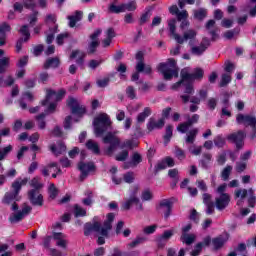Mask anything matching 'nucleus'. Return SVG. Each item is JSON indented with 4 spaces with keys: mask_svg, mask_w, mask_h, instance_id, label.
Returning a JSON list of instances; mask_svg holds the SVG:
<instances>
[{
    "mask_svg": "<svg viewBox=\"0 0 256 256\" xmlns=\"http://www.w3.org/2000/svg\"><path fill=\"white\" fill-rule=\"evenodd\" d=\"M113 221H115V214L109 213L103 226H101L99 222H95L94 224H86L84 235L89 236L91 235V231H95V233H99V235H101L98 237L97 243L99 245H105V237H109V231L113 229Z\"/></svg>",
    "mask_w": 256,
    "mask_h": 256,
    "instance_id": "nucleus-1",
    "label": "nucleus"
},
{
    "mask_svg": "<svg viewBox=\"0 0 256 256\" xmlns=\"http://www.w3.org/2000/svg\"><path fill=\"white\" fill-rule=\"evenodd\" d=\"M103 143L109 145L106 148L107 155H113L115 151H117V147H119V145L120 149H135V147L138 145L137 141L133 139L126 140L121 144V139L117 137V132H108L103 137Z\"/></svg>",
    "mask_w": 256,
    "mask_h": 256,
    "instance_id": "nucleus-2",
    "label": "nucleus"
},
{
    "mask_svg": "<svg viewBox=\"0 0 256 256\" xmlns=\"http://www.w3.org/2000/svg\"><path fill=\"white\" fill-rule=\"evenodd\" d=\"M29 179L27 178H18L12 183L13 192H7L3 198V203L5 205H9L13 203V201H19V192L21 191V187L27 185Z\"/></svg>",
    "mask_w": 256,
    "mask_h": 256,
    "instance_id": "nucleus-3",
    "label": "nucleus"
},
{
    "mask_svg": "<svg viewBox=\"0 0 256 256\" xmlns=\"http://www.w3.org/2000/svg\"><path fill=\"white\" fill-rule=\"evenodd\" d=\"M158 71L162 73L166 81H171L173 77H179V70L177 69V62L175 59H168L167 63H160Z\"/></svg>",
    "mask_w": 256,
    "mask_h": 256,
    "instance_id": "nucleus-4",
    "label": "nucleus"
},
{
    "mask_svg": "<svg viewBox=\"0 0 256 256\" xmlns=\"http://www.w3.org/2000/svg\"><path fill=\"white\" fill-rule=\"evenodd\" d=\"M113 122H111V118L107 113H101L94 119V133L96 137H101L105 131L111 127Z\"/></svg>",
    "mask_w": 256,
    "mask_h": 256,
    "instance_id": "nucleus-5",
    "label": "nucleus"
},
{
    "mask_svg": "<svg viewBox=\"0 0 256 256\" xmlns=\"http://www.w3.org/2000/svg\"><path fill=\"white\" fill-rule=\"evenodd\" d=\"M227 191V184H221L217 189V197L215 199L216 208L218 211H223V209L227 208L231 201V196L229 194L225 193Z\"/></svg>",
    "mask_w": 256,
    "mask_h": 256,
    "instance_id": "nucleus-6",
    "label": "nucleus"
},
{
    "mask_svg": "<svg viewBox=\"0 0 256 256\" xmlns=\"http://www.w3.org/2000/svg\"><path fill=\"white\" fill-rule=\"evenodd\" d=\"M236 123L238 125H244V127H251L254 129L253 134L251 135L252 139L256 137V117L251 114H237L236 115Z\"/></svg>",
    "mask_w": 256,
    "mask_h": 256,
    "instance_id": "nucleus-7",
    "label": "nucleus"
},
{
    "mask_svg": "<svg viewBox=\"0 0 256 256\" xmlns=\"http://www.w3.org/2000/svg\"><path fill=\"white\" fill-rule=\"evenodd\" d=\"M56 21L57 18H55V15L49 14L46 16L47 25H52V27H50L49 30L46 32V43L48 44L53 43V39H55V33H57V24H55Z\"/></svg>",
    "mask_w": 256,
    "mask_h": 256,
    "instance_id": "nucleus-8",
    "label": "nucleus"
},
{
    "mask_svg": "<svg viewBox=\"0 0 256 256\" xmlns=\"http://www.w3.org/2000/svg\"><path fill=\"white\" fill-rule=\"evenodd\" d=\"M67 105L68 107H70L72 115H78V117H83V115L87 113L85 106L81 105L79 101L73 97H70L68 99Z\"/></svg>",
    "mask_w": 256,
    "mask_h": 256,
    "instance_id": "nucleus-9",
    "label": "nucleus"
},
{
    "mask_svg": "<svg viewBox=\"0 0 256 256\" xmlns=\"http://www.w3.org/2000/svg\"><path fill=\"white\" fill-rule=\"evenodd\" d=\"M203 69L196 68L193 73H189L188 68H184L181 71V77L183 78V81H195L196 79H203Z\"/></svg>",
    "mask_w": 256,
    "mask_h": 256,
    "instance_id": "nucleus-10",
    "label": "nucleus"
},
{
    "mask_svg": "<svg viewBox=\"0 0 256 256\" xmlns=\"http://www.w3.org/2000/svg\"><path fill=\"white\" fill-rule=\"evenodd\" d=\"M65 97V90H60L56 92L54 90H47L46 99L41 102L42 106L45 107L47 103H57V101H61Z\"/></svg>",
    "mask_w": 256,
    "mask_h": 256,
    "instance_id": "nucleus-11",
    "label": "nucleus"
},
{
    "mask_svg": "<svg viewBox=\"0 0 256 256\" xmlns=\"http://www.w3.org/2000/svg\"><path fill=\"white\" fill-rule=\"evenodd\" d=\"M29 213H31V206L23 204L22 210L10 215L9 221L10 223H19V221H23V219H25Z\"/></svg>",
    "mask_w": 256,
    "mask_h": 256,
    "instance_id": "nucleus-12",
    "label": "nucleus"
},
{
    "mask_svg": "<svg viewBox=\"0 0 256 256\" xmlns=\"http://www.w3.org/2000/svg\"><path fill=\"white\" fill-rule=\"evenodd\" d=\"M102 30L97 29L90 35V42L88 43V53L89 55H93L95 51H97V47H99V35H101Z\"/></svg>",
    "mask_w": 256,
    "mask_h": 256,
    "instance_id": "nucleus-13",
    "label": "nucleus"
},
{
    "mask_svg": "<svg viewBox=\"0 0 256 256\" xmlns=\"http://www.w3.org/2000/svg\"><path fill=\"white\" fill-rule=\"evenodd\" d=\"M195 37H197V31L194 29H188L183 32V37H181V35L176 36V42L179 45H183L185 41H189V45H193V41H195Z\"/></svg>",
    "mask_w": 256,
    "mask_h": 256,
    "instance_id": "nucleus-14",
    "label": "nucleus"
},
{
    "mask_svg": "<svg viewBox=\"0 0 256 256\" xmlns=\"http://www.w3.org/2000/svg\"><path fill=\"white\" fill-rule=\"evenodd\" d=\"M227 139L228 141H231V143H235L237 149H243L245 133L240 130L236 133L229 134Z\"/></svg>",
    "mask_w": 256,
    "mask_h": 256,
    "instance_id": "nucleus-15",
    "label": "nucleus"
},
{
    "mask_svg": "<svg viewBox=\"0 0 256 256\" xmlns=\"http://www.w3.org/2000/svg\"><path fill=\"white\" fill-rule=\"evenodd\" d=\"M199 117V114L192 115V117L189 118L186 122H183L177 126V131H179V133H187L192 125L199 123Z\"/></svg>",
    "mask_w": 256,
    "mask_h": 256,
    "instance_id": "nucleus-16",
    "label": "nucleus"
},
{
    "mask_svg": "<svg viewBox=\"0 0 256 256\" xmlns=\"http://www.w3.org/2000/svg\"><path fill=\"white\" fill-rule=\"evenodd\" d=\"M78 169L81 172L80 180L84 181L91 171H95V164H93V162H80L78 164Z\"/></svg>",
    "mask_w": 256,
    "mask_h": 256,
    "instance_id": "nucleus-17",
    "label": "nucleus"
},
{
    "mask_svg": "<svg viewBox=\"0 0 256 256\" xmlns=\"http://www.w3.org/2000/svg\"><path fill=\"white\" fill-rule=\"evenodd\" d=\"M210 45L211 41L208 38H203L199 46H193L191 48V53L192 55H197L199 57L207 51Z\"/></svg>",
    "mask_w": 256,
    "mask_h": 256,
    "instance_id": "nucleus-18",
    "label": "nucleus"
},
{
    "mask_svg": "<svg viewBox=\"0 0 256 256\" xmlns=\"http://www.w3.org/2000/svg\"><path fill=\"white\" fill-rule=\"evenodd\" d=\"M135 193H137V188L135 189L131 197L123 204V209H125L126 211H129L132 205H136V209H138L139 211H143V204L139 203V199L137 198Z\"/></svg>",
    "mask_w": 256,
    "mask_h": 256,
    "instance_id": "nucleus-19",
    "label": "nucleus"
},
{
    "mask_svg": "<svg viewBox=\"0 0 256 256\" xmlns=\"http://www.w3.org/2000/svg\"><path fill=\"white\" fill-rule=\"evenodd\" d=\"M136 60L138 61L136 64V71H138V73H146L149 75L152 69L149 65H145V63H143V52H138L136 54Z\"/></svg>",
    "mask_w": 256,
    "mask_h": 256,
    "instance_id": "nucleus-20",
    "label": "nucleus"
},
{
    "mask_svg": "<svg viewBox=\"0 0 256 256\" xmlns=\"http://www.w3.org/2000/svg\"><path fill=\"white\" fill-rule=\"evenodd\" d=\"M28 197L32 205H37L38 207H43V195L39 193V190H30L28 192Z\"/></svg>",
    "mask_w": 256,
    "mask_h": 256,
    "instance_id": "nucleus-21",
    "label": "nucleus"
},
{
    "mask_svg": "<svg viewBox=\"0 0 256 256\" xmlns=\"http://www.w3.org/2000/svg\"><path fill=\"white\" fill-rule=\"evenodd\" d=\"M165 127V118L155 120V118H150L147 123V129L149 132L155 131V129H163Z\"/></svg>",
    "mask_w": 256,
    "mask_h": 256,
    "instance_id": "nucleus-22",
    "label": "nucleus"
},
{
    "mask_svg": "<svg viewBox=\"0 0 256 256\" xmlns=\"http://www.w3.org/2000/svg\"><path fill=\"white\" fill-rule=\"evenodd\" d=\"M67 236L61 232H54L53 239L56 242V246L60 247L61 249H67Z\"/></svg>",
    "mask_w": 256,
    "mask_h": 256,
    "instance_id": "nucleus-23",
    "label": "nucleus"
},
{
    "mask_svg": "<svg viewBox=\"0 0 256 256\" xmlns=\"http://www.w3.org/2000/svg\"><path fill=\"white\" fill-rule=\"evenodd\" d=\"M227 241H229V234H222L212 239V245L217 251L221 249V247H223V245H225Z\"/></svg>",
    "mask_w": 256,
    "mask_h": 256,
    "instance_id": "nucleus-24",
    "label": "nucleus"
},
{
    "mask_svg": "<svg viewBox=\"0 0 256 256\" xmlns=\"http://www.w3.org/2000/svg\"><path fill=\"white\" fill-rule=\"evenodd\" d=\"M7 33H11V26L7 23H3L0 26V47L5 45V41L7 40Z\"/></svg>",
    "mask_w": 256,
    "mask_h": 256,
    "instance_id": "nucleus-25",
    "label": "nucleus"
},
{
    "mask_svg": "<svg viewBox=\"0 0 256 256\" xmlns=\"http://www.w3.org/2000/svg\"><path fill=\"white\" fill-rule=\"evenodd\" d=\"M50 151L56 155H62V153H65L67 151V146H65V144L63 142H57V144H52L50 146Z\"/></svg>",
    "mask_w": 256,
    "mask_h": 256,
    "instance_id": "nucleus-26",
    "label": "nucleus"
},
{
    "mask_svg": "<svg viewBox=\"0 0 256 256\" xmlns=\"http://www.w3.org/2000/svg\"><path fill=\"white\" fill-rule=\"evenodd\" d=\"M245 197H249V191L247 189H237L234 192V199H239L237 201V205H242L243 204V199Z\"/></svg>",
    "mask_w": 256,
    "mask_h": 256,
    "instance_id": "nucleus-27",
    "label": "nucleus"
},
{
    "mask_svg": "<svg viewBox=\"0 0 256 256\" xmlns=\"http://www.w3.org/2000/svg\"><path fill=\"white\" fill-rule=\"evenodd\" d=\"M81 19H83L82 11H76L74 14L68 16L69 27H75V25H77Z\"/></svg>",
    "mask_w": 256,
    "mask_h": 256,
    "instance_id": "nucleus-28",
    "label": "nucleus"
},
{
    "mask_svg": "<svg viewBox=\"0 0 256 256\" xmlns=\"http://www.w3.org/2000/svg\"><path fill=\"white\" fill-rule=\"evenodd\" d=\"M54 167V172L61 173V169L57 166V163L53 162L48 164L47 166L42 167L41 173L44 177H49L51 173V168Z\"/></svg>",
    "mask_w": 256,
    "mask_h": 256,
    "instance_id": "nucleus-29",
    "label": "nucleus"
},
{
    "mask_svg": "<svg viewBox=\"0 0 256 256\" xmlns=\"http://www.w3.org/2000/svg\"><path fill=\"white\" fill-rule=\"evenodd\" d=\"M106 38L102 41L103 47H109L111 45V41L115 37V29L108 28L105 32Z\"/></svg>",
    "mask_w": 256,
    "mask_h": 256,
    "instance_id": "nucleus-30",
    "label": "nucleus"
},
{
    "mask_svg": "<svg viewBox=\"0 0 256 256\" xmlns=\"http://www.w3.org/2000/svg\"><path fill=\"white\" fill-rule=\"evenodd\" d=\"M206 29L212 36V41L217 39V27H215V20H209L206 23Z\"/></svg>",
    "mask_w": 256,
    "mask_h": 256,
    "instance_id": "nucleus-31",
    "label": "nucleus"
},
{
    "mask_svg": "<svg viewBox=\"0 0 256 256\" xmlns=\"http://www.w3.org/2000/svg\"><path fill=\"white\" fill-rule=\"evenodd\" d=\"M85 57H86L85 52L80 50L73 51L72 54L70 55V59H76V63H78V65H83V59Z\"/></svg>",
    "mask_w": 256,
    "mask_h": 256,
    "instance_id": "nucleus-32",
    "label": "nucleus"
},
{
    "mask_svg": "<svg viewBox=\"0 0 256 256\" xmlns=\"http://www.w3.org/2000/svg\"><path fill=\"white\" fill-rule=\"evenodd\" d=\"M161 209L164 210V217L167 219L171 215V201L165 199L160 202Z\"/></svg>",
    "mask_w": 256,
    "mask_h": 256,
    "instance_id": "nucleus-33",
    "label": "nucleus"
},
{
    "mask_svg": "<svg viewBox=\"0 0 256 256\" xmlns=\"http://www.w3.org/2000/svg\"><path fill=\"white\" fill-rule=\"evenodd\" d=\"M199 133V129L194 128L192 130H190L187 134H186V143L189 145H192V143H195V139L197 138V134Z\"/></svg>",
    "mask_w": 256,
    "mask_h": 256,
    "instance_id": "nucleus-34",
    "label": "nucleus"
},
{
    "mask_svg": "<svg viewBox=\"0 0 256 256\" xmlns=\"http://www.w3.org/2000/svg\"><path fill=\"white\" fill-rule=\"evenodd\" d=\"M152 111L149 107L144 108L143 112L137 116V123H145V119L151 115Z\"/></svg>",
    "mask_w": 256,
    "mask_h": 256,
    "instance_id": "nucleus-35",
    "label": "nucleus"
},
{
    "mask_svg": "<svg viewBox=\"0 0 256 256\" xmlns=\"http://www.w3.org/2000/svg\"><path fill=\"white\" fill-rule=\"evenodd\" d=\"M195 239H197L195 234H185L180 237V241L186 245H192V243H195Z\"/></svg>",
    "mask_w": 256,
    "mask_h": 256,
    "instance_id": "nucleus-36",
    "label": "nucleus"
},
{
    "mask_svg": "<svg viewBox=\"0 0 256 256\" xmlns=\"http://www.w3.org/2000/svg\"><path fill=\"white\" fill-rule=\"evenodd\" d=\"M56 67H59V58H49L44 63V69H55Z\"/></svg>",
    "mask_w": 256,
    "mask_h": 256,
    "instance_id": "nucleus-37",
    "label": "nucleus"
},
{
    "mask_svg": "<svg viewBox=\"0 0 256 256\" xmlns=\"http://www.w3.org/2000/svg\"><path fill=\"white\" fill-rule=\"evenodd\" d=\"M87 149L89 151H92V153H95V155H99L100 150H99V144L93 140H88L86 143Z\"/></svg>",
    "mask_w": 256,
    "mask_h": 256,
    "instance_id": "nucleus-38",
    "label": "nucleus"
},
{
    "mask_svg": "<svg viewBox=\"0 0 256 256\" xmlns=\"http://www.w3.org/2000/svg\"><path fill=\"white\" fill-rule=\"evenodd\" d=\"M176 25H177V20L175 19H172L168 22L170 35L173 37V39H175V41H177V36H179V34L175 32L177 29Z\"/></svg>",
    "mask_w": 256,
    "mask_h": 256,
    "instance_id": "nucleus-39",
    "label": "nucleus"
},
{
    "mask_svg": "<svg viewBox=\"0 0 256 256\" xmlns=\"http://www.w3.org/2000/svg\"><path fill=\"white\" fill-rule=\"evenodd\" d=\"M108 11L110 13H116V14L125 13V6L124 4H120L118 6L115 4H111L108 8Z\"/></svg>",
    "mask_w": 256,
    "mask_h": 256,
    "instance_id": "nucleus-40",
    "label": "nucleus"
},
{
    "mask_svg": "<svg viewBox=\"0 0 256 256\" xmlns=\"http://www.w3.org/2000/svg\"><path fill=\"white\" fill-rule=\"evenodd\" d=\"M194 17L199 21H203L207 17V10L204 8H200L198 10H194Z\"/></svg>",
    "mask_w": 256,
    "mask_h": 256,
    "instance_id": "nucleus-41",
    "label": "nucleus"
},
{
    "mask_svg": "<svg viewBox=\"0 0 256 256\" xmlns=\"http://www.w3.org/2000/svg\"><path fill=\"white\" fill-rule=\"evenodd\" d=\"M13 151V146L8 145L2 149H0V161H3L7 158V155Z\"/></svg>",
    "mask_w": 256,
    "mask_h": 256,
    "instance_id": "nucleus-42",
    "label": "nucleus"
},
{
    "mask_svg": "<svg viewBox=\"0 0 256 256\" xmlns=\"http://www.w3.org/2000/svg\"><path fill=\"white\" fill-rule=\"evenodd\" d=\"M233 171V166L227 165L221 172V177L223 181H228L229 176L231 175V172Z\"/></svg>",
    "mask_w": 256,
    "mask_h": 256,
    "instance_id": "nucleus-43",
    "label": "nucleus"
},
{
    "mask_svg": "<svg viewBox=\"0 0 256 256\" xmlns=\"http://www.w3.org/2000/svg\"><path fill=\"white\" fill-rule=\"evenodd\" d=\"M45 117H47V113H41L35 117L36 121L38 122L39 129H45L46 123H45Z\"/></svg>",
    "mask_w": 256,
    "mask_h": 256,
    "instance_id": "nucleus-44",
    "label": "nucleus"
},
{
    "mask_svg": "<svg viewBox=\"0 0 256 256\" xmlns=\"http://www.w3.org/2000/svg\"><path fill=\"white\" fill-rule=\"evenodd\" d=\"M149 19H151V8H146L145 13L140 17V25H145Z\"/></svg>",
    "mask_w": 256,
    "mask_h": 256,
    "instance_id": "nucleus-45",
    "label": "nucleus"
},
{
    "mask_svg": "<svg viewBox=\"0 0 256 256\" xmlns=\"http://www.w3.org/2000/svg\"><path fill=\"white\" fill-rule=\"evenodd\" d=\"M171 137H173V126L169 125L166 127V134L164 135L165 145H167L169 141H171Z\"/></svg>",
    "mask_w": 256,
    "mask_h": 256,
    "instance_id": "nucleus-46",
    "label": "nucleus"
},
{
    "mask_svg": "<svg viewBox=\"0 0 256 256\" xmlns=\"http://www.w3.org/2000/svg\"><path fill=\"white\" fill-rule=\"evenodd\" d=\"M248 205L249 207H255L256 205V197H255V194L253 193V189H249L248 190Z\"/></svg>",
    "mask_w": 256,
    "mask_h": 256,
    "instance_id": "nucleus-47",
    "label": "nucleus"
},
{
    "mask_svg": "<svg viewBox=\"0 0 256 256\" xmlns=\"http://www.w3.org/2000/svg\"><path fill=\"white\" fill-rule=\"evenodd\" d=\"M9 67V57L0 59V73H5Z\"/></svg>",
    "mask_w": 256,
    "mask_h": 256,
    "instance_id": "nucleus-48",
    "label": "nucleus"
},
{
    "mask_svg": "<svg viewBox=\"0 0 256 256\" xmlns=\"http://www.w3.org/2000/svg\"><path fill=\"white\" fill-rule=\"evenodd\" d=\"M123 4H124V12L137 10V2L135 0H132L128 3H123Z\"/></svg>",
    "mask_w": 256,
    "mask_h": 256,
    "instance_id": "nucleus-49",
    "label": "nucleus"
},
{
    "mask_svg": "<svg viewBox=\"0 0 256 256\" xmlns=\"http://www.w3.org/2000/svg\"><path fill=\"white\" fill-rule=\"evenodd\" d=\"M129 158V151L123 150L115 156L116 161H127Z\"/></svg>",
    "mask_w": 256,
    "mask_h": 256,
    "instance_id": "nucleus-50",
    "label": "nucleus"
},
{
    "mask_svg": "<svg viewBox=\"0 0 256 256\" xmlns=\"http://www.w3.org/2000/svg\"><path fill=\"white\" fill-rule=\"evenodd\" d=\"M48 193H49L50 199H55V197L59 195V190H57V187H55V184H50Z\"/></svg>",
    "mask_w": 256,
    "mask_h": 256,
    "instance_id": "nucleus-51",
    "label": "nucleus"
},
{
    "mask_svg": "<svg viewBox=\"0 0 256 256\" xmlns=\"http://www.w3.org/2000/svg\"><path fill=\"white\" fill-rule=\"evenodd\" d=\"M74 213L76 217H85L87 215V211L79 205L74 206Z\"/></svg>",
    "mask_w": 256,
    "mask_h": 256,
    "instance_id": "nucleus-52",
    "label": "nucleus"
},
{
    "mask_svg": "<svg viewBox=\"0 0 256 256\" xmlns=\"http://www.w3.org/2000/svg\"><path fill=\"white\" fill-rule=\"evenodd\" d=\"M229 83H231V74H222L220 87H226Z\"/></svg>",
    "mask_w": 256,
    "mask_h": 256,
    "instance_id": "nucleus-53",
    "label": "nucleus"
},
{
    "mask_svg": "<svg viewBox=\"0 0 256 256\" xmlns=\"http://www.w3.org/2000/svg\"><path fill=\"white\" fill-rule=\"evenodd\" d=\"M157 231V224L146 226L143 228L144 235H153Z\"/></svg>",
    "mask_w": 256,
    "mask_h": 256,
    "instance_id": "nucleus-54",
    "label": "nucleus"
},
{
    "mask_svg": "<svg viewBox=\"0 0 256 256\" xmlns=\"http://www.w3.org/2000/svg\"><path fill=\"white\" fill-rule=\"evenodd\" d=\"M192 81H187L183 84V86L185 87V91L184 93H186L187 95H193V93H195V89H193V84H191Z\"/></svg>",
    "mask_w": 256,
    "mask_h": 256,
    "instance_id": "nucleus-55",
    "label": "nucleus"
},
{
    "mask_svg": "<svg viewBox=\"0 0 256 256\" xmlns=\"http://www.w3.org/2000/svg\"><path fill=\"white\" fill-rule=\"evenodd\" d=\"M31 187H34L32 191H39L41 187H43V184L39 181V178H33L30 182Z\"/></svg>",
    "mask_w": 256,
    "mask_h": 256,
    "instance_id": "nucleus-56",
    "label": "nucleus"
},
{
    "mask_svg": "<svg viewBox=\"0 0 256 256\" xmlns=\"http://www.w3.org/2000/svg\"><path fill=\"white\" fill-rule=\"evenodd\" d=\"M174 155L177 157V159H179V161H183V159L186 157L185 151L179 147L175 148Z\"/></svg>",
    "mask_w": 256,
    "mask_h": 256,
    "instance_id": "nucleus-57",
    "label": "nucleus"
},
{
    "mask_svg": "<svg viewBox=\"0 0 256 256\" xmlns=\"http://www.w3.org/2000/svg\"><path fill=\"white\" fill-rule=\"evenodd\" d=\"M145 241H146L145 238L138 237L134 241H132L130 244H128V247H130V249H133V247H137V245H141V243H145Z\"/></svg>",
    "mask_w": 256,
    "mask_h": 256,
    "instance_id": "nucleus-58",
    "label": "nucleus"
},
{
    "mask_svg": "<svg viewBox=\"0 0 256 256\" xmlns=\"http://www.w3.org/2000/svg\"><path fill=\"white\" fill-rule=\"evenodd\" d=\"M20 33L24 35V41H29V37H31V34L29 33V27L27 25L21 27Z\"/></svg>",
    "mask_w": 256,
    "mask_h": 256,
    "instance_id": "nucleus-59",
    "label": "nucleus"
},
{
    "mask_svg": "<svg viewBox=\"0 0 256 256\" xmlns=\"http://www.w3.org/2000/svg\"><path fill=\"white\" fill-rule=\"evenodd\" d=\"M124 23H126V25H131L135 23V18L133 17V13H126L124 15Z\"/></svg>",
    "mask_w": 256,
    "mask_h": 256,
    "instance_id": "nucleus-60",
    "label": "nucleus"
},
{
    "mask_svg": "<svg viewBox=\"0 0 256 256\" xmlns=\"http://www.w3.org/2000/svg\"><path fill=\"white\" fill-rule=\"evenodd\" d=\"M124 181L125 183H133V181H135V173L128 172L124 174Z\"/></svg>",
    "mask_w": 256,
    "mask_h": 256,
    "instance_id": "nucleus-61",
    "label": "nucleus"
},
{
    "mask_svg": "<svg viewBox=\"0 0 256 256\" xmlns=\"http://www.w3.org/2000/svg\"><path fill=\"white\" fill-rule=\"evenodd\" d=\"M196 185L200 191H203L204 193L207 192V183H205V180H197Z\"/></svg>",
    "mask_w": 256,
    "mask_h": 256,
    "instance_id": "nucleus-62",
    "label": "nucleus"
},
{
    "mask_svg": "<svg viewBox=\"0 0 256 256\" xmlns=\"http://www.w3.org/2000/svg\"><path fill=\"white\" fill-rule=\"evenodd\" d=\"M126 94H127V97H129V99H136L137 97V94L135 93V88H133L132 86H129L126 89Z\"/></svg>",
    "mask_w": 256,
    "mask_h": 256,
    "instance_id": "nucleus-63",
    "label": "nucleus"
},
{
    "mask_svg": "<svg viewBox=\"0 0 256 256\" xmlns=\"http://www.w3.org/2000/svg\"><path fill=\"white\" fill-rule=\"evenodd\" d=\"M214 144L216 145V147H224L225 146V138H223V136H217L214 139Z\"/></svg>",
    "mask_w": 256,
    "mask_h": 256,
    "instance_id": "nucleus-64",
    "label": "nucleus"
}]
</instances>
